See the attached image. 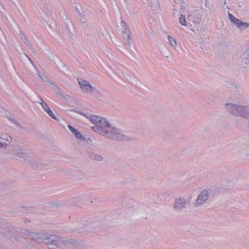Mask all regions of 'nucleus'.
<instances>
[{
	"label": "nucleus",
	"mask_w": 249,
	"mask_h": 249,
	"mask_svg": "<svg viewBox=\"0 0 249 249\" xmlns=\"http://www.w3.org/2000/svg\"><path fill=\"white\" fill-rule=\"evenodd\" d=\"M76 112L80 114L84 115L94 124L91 127L93 131L113 140L118 141L129 140V137L126 136L122 130L112 125L105 118L99 116L83 114L81 111Z\"/></svg>",
	"instance_id": "f257e3e1"
},
{
	"label": "nucleus",
	"mask_w": 249,
	"mask_h": 249,
	"mask_svg": "<svg viewBox=\"0 0 249 249\" xmlns=\"http://www.w3.org/2000/svg\"><path fill=\"white\" fill-rule=\"evenodd\" d=\"M225 108L228 113L233 116L249 118V105L241 106L229 103L225 105Z\"/></svg>",
	"instance_id": "f03ea898"
},
{
	"label": "nucleus",
	"mask_w": 249,
	"mask_h": 249,
	"mask_svg": "<svg viewBox=\"0 0 249 249\" xmlns=\"http://www.w3.org/2000/svg\"><path fill=\"white\" fill-rule=\"evenodd\" d=\"M47 240L50 249H55L53 246L61 249H67L68 245L74 246L75 243L72 240H65L55 235H50Z\"/></svg>",
	"instance_id": "7ed1b4c3"
},
{
	"label": "nucleus",
	"mask_w": 249,
	"mask_h": 249,
	"mask_svg": "<svg viewBox=\"0 0 249 249\" xmlns=\"http://www.w3.org/2000/svg\"><path fill=\"white\" fill-rule=\"evenodd\" d=\"M77 80L81 90L85 93L91 94L95 93L103 95L105 92L103 89L93 87L89 81L83 78H79Z\"/></svg>",
	"instance_id": "20e7f679"
},
{
	"label": "nucleus",
	"mask_w": 249,
	"mask_h": 249,
	"mask_svg": "<svg viewBox=\"0 0 249 249\" xmlns=\"http://www.w3.org/2000/svg\"><path fill=\"white\" fill-rule=\"evenodd\" d=\"M210 197L209 192L206 189L200 192L195 201L194 206L196 208H200L208 203Z\"/></svg>",
	"instance_id": "39448f33"
},
{
	"label": "nucleus",
	"mask_w": 249,
	"mask_h": 249,
	"mask_svg": "<svg viewBox=\"0 0 249 249\" xmlns=\"http://www.w3.org/2000/svg\"><path fill=\"white\" fill-rule=\"evenodd\" d=\"M228 17L230 21L239 29H246L249 27V23L238 19L230 13H228Z\"/></svg>",
	"instance_id": "423d86ee"
},
{
	"label": "nucleus",
	"mask_w": 249,
	"mask_h": 249,
	"mask_svg": "<svg viewBox=\"0 0 249 249\" xmlns=\"http://www.w3.org/2000/svg\"><path fill=\"white\" fill-rule=\"evenodd\" d=\"M188 200L184 197L179 196L176 198L173 208L178 211L186 208Z\"/></svg>",
	"instance_id": "0eeeda50"
},
{
	"label": "nucleus",
	"mask_w": 249,
	"mask_h": 249,
	"mask_svg": "<svg viewBox=\"0 0 249 249\" xmlns=\"http://www.w3.org/2000/svg\"><path fill=\"white\" fill-rule=\"evenodd\" d=\"M25 55L28 58V59L29 60L30 62L32 64L33 67L36 70L37 74H38V75L39 77V78L44 82L47 83V84L51 85H54V82L53 80H51L48 77H47V76H46L44 74L41 73V72H40V71H38L37 68L36 67V65L34 63L33 61L28 57V56L26 54H25Z\"/></svg>",
	"instance_id": "6e6552de"
},
{
	"label": "nucleus",
	"mask_w": 249,
	"mask_h": 249,
	"mask_svg": "<svg viewBox=\"0 0 249 249\" xmlns=\"http://www.w3.org/2000/svg\"><path fill=\"white\" fill-rule=\"evenodd\" d=\"M13 144V146H11V153L14 152V156L17 159H24L26 157L25 150L21 147L16 148Z\"/></svg>",
	"instance_id": "1a4fd4ad"
},
{
	"label": "nucleus",
	"mask_w": 249,
	"mask_h": 249,
	"mask_svg": "<svg viewBox=\"0 0 249 249\" xmlns=\"http://www.w3.org/2000/svg\"><path fill=\"white\" fill-rule=\"evenodd\" d=\"M36 102L41 104L44 111L46 112L50 116H51L52 118L56 120H58V119L55 117V116L53 113L52 111L48 106L47 104L45 102H44V101L41 97H38V100H36Z\"/></svg>",
	"instance_id": "9d476101"
},
{
	"label": "nucleus",
	"mask_w": 249,
	"mask_h": 249,
	"mask_svg": "<svg viewBox=\"0 0 249 249\" xmlns=\"http://www.w3.org/2000/svg\"><path fill=\"white\" fill-rule=\"evenodd\" d=\"M50 59L54 62V64L56 65V67L58 69H60L61 71L65 72L66 70V67L63 62H62L60 59L57 58H56L54 56H51L49 57Z\"/></svg>",
	"instance_id": "9b49d317"
},
{
	"label": "nucleus",
	"mask_w": 249,
	"mask_h": 249,
	"mask_svg": "<svg viewBox=\"0 0 249 249\" xmlns=\"http://www.w3.org/2000/svg\"><path fill=\"white\" fill-rule=\"evenodd\" d=\"M67 21H66V26L67 27L65 29V32L67 36L66 37L67 39H69V38H72L75 36V31L73 30H71V28L70 27V25H71V22L67 19Z\"/></svg>",
	"instance_id": "f8f14e48"
},
{
	"label": "nucleus",
	"mask_w": 249,
	"mask_h": 249,
	"mask_svg": "<svg viewBox=\"0 0 249 249\" xmlns=\"http://www.w3.org/2000/svg\"><path fill=\"white\" fill-rule=\"evenodd\" d=\"M0 139L2 141H5V142L9 143V144H15L16 141H13L12 138L7 134H2L0 137Z\"/></svg>",
	"instance_id": "ddd939ff"
},
{
	"label": "nucleus",
	"mask_w": 249,
	"mask_h": 249,
	"mask_svg": "<svg viewBox=\"0 0 249 249\" xmlns=\"http://www.w3.org/2000/svg\"><path fill=\"white\" fill-rule=\"evenodd\" d=\"M11 146H13V145L9 144L2 141L0 142V149L4 148L5 152L6 153H11Z\"/></svg>",
	"instance_id": "4468645a"
},
{
	"label": "nucleus",
	"mask_w": 249,
	"mask_h": 249,
	"mask_svg": "<svg viewBox=\"0 0 249 249\" xmlns=\"http://www.w3.org/2000/svg\"><path fill=\"white\" fill-rule=\"evenodd\" d=\"M22 230V232L24 235L30 236L32 239L36 240L37 239V232H34L25 230ZM20 232H21V231H20Z\"/></svg>",
	"instance_id": "2eb2a0df"
},
{
	"label": "nucleus",
	"mask_w": 249,
	"mask_h": 249,
	"mask_svg": "<svg viewBox=\"0 0 249 249\" xmlns=\"http://www.w3.org/2000/svg\"><path fill=\"white\" fill-rule=\"evenodd\" d=\"M19 35V36L20 37L21 39L22 40V41L30 49L31 46L30 43L29 42L28 40L27 39V37H26V36L25 35V34L22 31H20Z\"/></svg>",
	"instance_id": "dca6fc26"
},
{
	"label": "nucleus",
	"mask_w": 249,
	"mask_h": 249,
	"mask_svg": "<svg viewBox=\"0 0 249 249\" xmlns=\"http://www.w3.org/2000/svg\"><path fill=\"white\" fill-rule=\"evenodd\" d=\"M90 157L91 159L98 161H102L103 160V157L101 155L95 153L91 154Z\"/></svg>",
	"instance_id": "f3484780"
},
{
	"label": "nucleus",
	"mask_w": 249,
	"mask_h": 249,
	"mask_svg": "<svg viewBox=\"0 0 249 249\" xmlns=\"http://www.w3.org/2000/svg\"><path fill=\"white\" fill-rule=\"evenodd\" d=\"M131 35L130 31L128 28H125L123 30V36L124 40L126 39V38H128Z\"/></svg>",
	"instance_id": "a211bd4d"
},
{
	"label": "nucleus",
	"mask_w": 249,
	"mask_h": 249,
	"mask_svg": "<svg viewBox=\"0 0 249 249\" xmlns=\"http://www.w3.org/2000/svg\"><path fill=\"white\" fill-rule=\"evenodd\" d=\"M189 18H193V22L195 24H199L201 21V18L200 16H195V17H192L191 16H188V19H189Z\"/></svg>",
	"instance_id": "6ab92c4d"
},
{
	"label": "nucleus",
	"mask_w": 249,
	"mask_h": 249,
	"mask_svg": "<svg viewBox=\"0 0 249 249\" xmlns=\"http://www.w3.org/2000/svg\"><path fill=\"white\" fill-rule=\"evenodd\" d=\"M75 137L78 139L80 142H84L85 141V137L81 134L80 132L78 130L73 134Z\"/></svg>",
	"instance_id": "aec40b11"
},
{
	"label": "nucleus",
	"mask_w": 249,
	"mask_h": 249,
	"mask_svg": "<svg viewBox=\"0 0 249 249\" xmlns=\"http://www.w3.org/2000/svg\"><path fill=\"white\" fill-rule=\"evenodd\" d=\"M168 38L169 42L170 44H171V45L174 48H176L177 45V42H176V40L170 36H168Z\"/></svg>",
	"instance_id": "412c9836"
},
{
	"label": "nucleus",
	"mask_w": 249,
	"mask_h": 249,
	"mask_svg": "<svg viewBox=\"0 0 249 249\" xmlns=\"http://www.w3.org/2000/svg\"><path fill=\"white\" fill-rule=\"evenodd\" d=\"M179 23L183 26H186L187 22L184 16L181 14L179 17Z\"/></svg>",
	"instance_id": "4be33fe9"
},
{
	"label": "nucleus",
	"mask_w": 249,
	"mask_h": 249,
	"mask_svg": "<svg viewBox=\"0 0 249 249\" xmlns=\"http://www.w3.org/2000/svg\"><path fill=\"white\" fill-rule=\"evenodd\" d=\"M124 40L125 41V43L129 46V47H131L132 44V35L128 37V38H126V39Z\"/></svg>",
	"instance_id": "5701e85b"
},
{
	"label": "nucleus",
	"mask_w": 249,
	"mask_h": 249,
	"mask_svg": "<svg viewBox=\"0 0 249 249\" xmlns=\"http://www.w3.org/2000/svg\"><path fill=\"white\" fill-rule=\"evenodd\" d=\"M53 90L55 92V93L57 95H61V93L60 90V89L58 88V87L54 83V85H53Z\"/></svg>",
	"instance_id": "b1692460"
},
{
	"label": "nucleus",
	"mask_w": 249,
	"mask_h": 249,
	"mask_svg": "<svg viewBox=\"0 0 249 249\" xmlns=\"http://www.w3.org/2000/svg\"><path fill=\"white\" fill-rule=\"evenodd\" d=\"M47 234L42 233L41 232H37V239H45L47 238Z\"/></svg>",
	"instance_id": "393cba45"
},
{
	"label": "nucleus",
	"mask_w": 249,
	"mask_h": 249,
	"mask_svg": "<svg viewBox=\"0 0 249 249\" xmlns=\"http://www.w3.org/2000/svg\"><path fill=\"white\" fill-rule=\"evenodd\" d=\"M68 127H69L70 130L71 131V132L73 134H74L77 130V129H76L75 128H74L73 127H72V126H71L70 125H68Z\"/></svg>",
	"instance_id": "a878e982"
},
{
	"label": "nucleus",
	"mask_w": 249,
	"mask_h": 249,
	"mask_svg": "<svg viewBox=\"0 0 249 249\" xmlns=\"http://www.w3.org/2000/svg\"><path fill=\"white\" fill-rule=\"evenodd\" d=\"M169 53L168 52V50L166 49H165V50L164 51H163V55L164 56H166L167 58L169 57Z\"/></svg>",
	"instance_id": "bb28decb"
},
{
	"label": "nucleus",
	"mask_w": 249,
	"mask_h": 249,
	"mask_svg": "<svg viewBox=\"0 0 249 249\" xmlns=\"http://www.w3.org/2000/svg\"><path fill=\"white\" fill-rule=\"evenodd\" d=\"M246 151L247 152V154L249 155V139H248L247 143H246Z\"/></svg>",
	"instance_id": "cd10ccee"
},
{
	"label": "nucleus",
	"mask_w": 249,
	"mask_h": 249,
	"mask_svg": "<svg viewBox=\"0 0 249 249\" xmlns=\"http://www.w3.org/2000/svg\"><path fill=\"white\" fill-rule=\"evenodd\" d=\"M134 84H135L137 87H141L142 85V83L139 80H136L134 82Z\"/></svg>",
	"instance_id": "c85d7f7f"
},
{
	"label": "nucleus",
	"mask_w": 249,
	"mask_h": 249,
	"mask_svg": "<svg viewBox=\"0 0 249 249\" xmlns=\"http://www.w3.org/2000/svg\"><path fill=\"white\" fill-rule=\"evenodd\" d=\"M121 26H122L123 27H124V29L125 28H128V27H127V24H126V23L125 22H124V21H122V22H121Z\"/></svg>",
	"instance_id": "c756f323"
},
{
	"label": "nucleus",
	"mask_w": 249,
	"mask_h": 249,
	"mask_svg": "<svg viewBox=\"0 0 249 249\" xmlns=\"http://www.w3.org/2000/svg\"><path fill=\"white\" fill-rule=\"evenodd\" d=\"M83 223H84L83 224V226H82V227H79V231H80V230H81V229H83L85 227V225H86V224L87 223V221H83Z\"/></svg>",
	"instance_id": "7c9ffc66"
},
{
	"label": "nucleus",
	"mask_w": 249,
	"mask_h": 249,
	"mask_svg": "<svg viewBox=\"0 0 249 249\" xmlns=\"http://www.w3.org/2000/svg\"><path fill=\"white\" fill-rule=\"evenodd\" d=\"M12 121H13V122L15 124H16V125H18V124H19L18 123V122L16 120H14V119Z\"/></svg>",
	"instance_id": "2f4dec72"
},
{
	"label": "nucleus",
	"mask_w": 249,
	"mask_h": 249,
	"mask_svg": "<svg viewBox=\"0 0 249 249\" xmlns=\"http://www.w3.org/2000/svg\"><path fill=\"white\" fill-rule=\"evenodd\" d=\"M235 124L236 125H242V124L241 123L238 122L237 121H236Z\"/></svg>",
	"instance_id": "473e14b6"
},
{
	"label": "nucleus",
	"mask_w": 249,
	"mask_h": 249,
	"mask_svg": "<svg viewBox=\"0 0 249 249\" xmlns=\"http://www.w3.org/2000/svg\"><path fill=\"white\" fill-rule=\"evenodd\" d=\"M247 127L248 129H249V121H248V122L247 123Z\"/></svg>",
	"instance_id": "72a5a7b5"
},
{
	"label": "nucleus",
	"mask_w": 249,
	"mask_h": 249,
	"mask_svg": "<svg viewBox=\"0 0 249 249\" xmlns=\"http://www.w3.org/2000/svg\"><path fill=\"white\" fill-rule=\"evenodd\" d=\"M29 222V220H26V219H25V220H24V223H28V222Z\"/></svg>",
	"instance_id": "f704fd0d"
},
{
	"label": "nucleus",
	"mask_w": 249,
	"mask_h": 249,
	"mask_svg": "<svg viewBox=\"0 0 249 249\" xmlns=\"http://www.w3.org/2000/svg\"><path fill=\"white\" fill-rule=\"evenodd\" d=\"M242 65H243V66L244 68H246V66L244 65L243 63H242Z\"/></svg>",
	"instance_id": "c9c22d12"
},
{
	"label": "nucleus",
	"mask_w": 249,
	"mask_h": 249,
	"mask_svg": "<svg viewBox=\"0 0 249 249\" xmlns=\"http://www.w3.org/2000/svg\"><path fill=\"white\" fill-rule=\"evenodd\" d=\"M249 58H247L246 59H244V61H246V60H247V59H248Z\"/></svg>",
	"instance_id": "e433bc0d"
}]
</instances>
